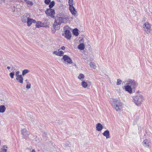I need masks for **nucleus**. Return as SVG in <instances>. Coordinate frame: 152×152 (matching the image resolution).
I'll return each mask as SVG.
<instances>
[{
	"instance_id": "nucleus-1",
	"label": "nucleus",
	"mask_w": 152,
	"mask_h": 152,
	"mask_svg": "<svg viewBox=\"0 0 152 152\" xmlns=\"http://www.w3.org/2000/svg\"><path fill=\"white\" fill-rule=\"evenodd\" d=\"M59 17L56 18L53 24V27L56 30H58L60 28L61 23H66L69 19L68 16L65 13L61 12L59 13L57 15Z\"/></svg>"
},
{
	"instance_id": "nucleus-2",
	"label": "nucleus",
	"mask_w": 152,
	"mask_h": 152,
	"mask_svg": "<svg viewBox=\"0 0 152 152\" xmlns=\"http://www.w3.org/2000/svg\"><path fill=\"white\" fill-rule=\"evenodd\" d=\"M110 100L113 106L117 111H119L122 108L123 104L119 100L112 98L110 99Z\"/></svg>"
},
{
	"instance_id": "nucleus-3",
	"label": "nucleus",
	"mask_w": 152,
	"mask_h": 152,
	"mask_svg": "<svg viewBox=\"0 0 152 152\" xmlns=\"http://www.w3.org/2000/svg\"><path fill=\"white\" fill-rule=\"evenodd\" d=\"M133 102L137 106H140L144 100L142 96L138 95L135 96L133 97Z\"/></svg>"
},
{
	"instance_id": "nucleus-4",
	"label": "nucleus",
	"mask_w": 152,
	"mask_h": 152,
	"mask_svg": "<svg viewBox=\"0 0 152 152\" xmlns=\"http://www.w3.org/2000/svg\"><path fill=\"white\" fill-rule=\"evenodd\" d=\"M122 84H128L130 85L133 88V90H134L135 88L138 86V83L134 80L128 79L127 80L124 81Z\"/></svg>"
},
{
	"instance_id": "nucleus-5",
	"label": "nucleus",
	"mask_w": 152,
	"mask_h": 152,
	"mask_svg": "<svg viewBox=\"0 0 152 152\" xmlns=\"http://www.w3.org/2000/svg\"><path fill=\"white\" fill-rule=\"evenodd\" d=\"M69 27L68 26H66L64 27V33H63L62 35L68 39H70L71 37V33L69 30Z\"/></svg>"
},
{
	"instance_id": "nucleus-6",
	"label": "nucleus",
	"mask_w": 152,
	"mask_h": 152,
	"mask_svg": "<svg viewBox=\"0 0 152 152\" xmlns=\"http://www.w3.org/2000/svg\"><path fill=\"white\" fill-rule=\"evenodd\" d=\"M151 25L148 22H145L143 25V28L145 31L148 34L151 33Z\"/></svg>"
},
{
	"instance_id": "nucleus-7",
	"label": "nucleus",
	"mask_w": 152,
	"mask_h": 152,
	"mask_svg": "<svg viewBox=\"0 0 152 152\" xmlns=\"http://www.w3.org/2000/svg\"><path fill=\"white\" fill-rule=\"evenodd\" d=\"M45 13L47 15L50 16L52 18L55 17L54 15L55 14V12L53 9L50 8L47 9L45 11Z\"/></svg>"
},
{
	"instance_id": "nucleus-8",
	"label": "nucleus",
	"mask_w": 152,
	"mask_h": 152,
	"mask_svg": "<svg viewBox=\"0 0 152 152\" xmlns=\"http://www.w3.org/2000/svg\"><path fill=\"white\" fill-rule=\"evenodd\" d=\"M21 134L23 135V138L25 139L26 137H28L30 134V132L28 131L25 129H21Z\"/></svg>"
},
{
	"instance_id": "nucleus-9",
	"label": "nucleus",
	"mask_w": 152,
	"mask_h": 152,
	"mask_svg": "<svg viewBox=\"0 0 152 152\" xmlns=\"http://www.w3.org/2000/svg\"><path fill=\"white\" fill-rule=\"evenodd\" d=\"M126 86L123 87V89H124L126 91H127L129 94H132V93L133 88H131L130 85H129L128 84H125Z\"/></svg>"
},
{
	"instance_id": "nucleus-10",
	"label": "nucleus",
	"mask_w": 152,
	"mask_h": 152,
	"mask_svg": "<svg viewBox=\"0 0 152 152\" xmlns=\"http://www.w3.org/2000/svg\"><path fill=\"white\" fill-rule=\"evenodd\" d=\"M62 59H64L65 61L66 62L69 64H71L72 63V60L68 56L66 55H64L61 60Z\"/></svg>"
},
{
	"instance_id": "nucleus-11",
	"label": "nucleus",
	"mask_w": 152,
	"mask_h": 152,
	"mask_svg": "<svg viewBox=\"0 0 152 152\" xmlns=\"http://www.w3.org/2000/svg\"><path fill=\"white\" fill-rule=\"evenodd\" d=\"M29 18V15L27 14H25L22 17V21L23 23H26Z\"/></svg>"
},
{
	"instance_id": "nucleus-12",
	"label": "nucleus",
	"mask_w": 152,
	"mask_h": 152,
	"mask_svg": "<svg viewBox=\"0 0 152 152\" xmlns=\"http://www.w3.org/2000/svg\"><path fill=\"white\" fill-rule=\"evenodd\" d=\"M143 146L145 147L148 148L150 146V143L149 141L147 139L143 141L142 142Z\"/></svg>"
},
{
	"instance_id": "nucleus-13",
	"label": "nucleus",
	"mask_w": 152,
	"mask_h": 152,
	"mask_svg": "<svg viewBox=\"0 0 152 152\" xmlns=\"http://www.w3.org/2000/svg\"><path fill=\"white\" fill-rule=\"evenodd\" d=\"M36 23V21L35 20L30 18H28L27 22V25L28 26H30L32 23Z\"/></svg>"
},
{
	"instance_id": "nucleus-14",
	"label": "nucleus",
	"mask_w": 152,
	"mask_h": 152,
	"mask_svg": "<svg viewBox=\"0 0 152 152\" xmlns=\"http://www.w3.org/2000/svg\"><path fill=\"white\" fill-rule=\"evenodd\" d=\"M69 9L73 15H75L76 14L77 11L73 5L69 6Z\"/></svg>"
},
{
	"instance_id": "nucleus-15",
	"label": "nucleus",
	"mask_w": 152,
	"mask_h": 152,
	"mask_svg": "<svg viewBox=\"0 0 152 152\" xmlns=\"http://www.w3.org/2000/svg\"><path fill=\"white\" fill-rule=\"evenodd\" d=\"M96 129L98 131H101L103 128V126L102 124L100 123H98L96 125Z\"/></svg>"
},
{
	"instance_id": "nucleus-16",
	"label": "nucleus",
	"mask_w": 152,
	"mask_h": 152,
	"mask_svg": "<svg viewBox=\"0 0 152 152\" xmlns=\"http://www.w3.org/2000/svg\"><path fill=\"white\" fill-rule=\"evenodd\" d=\"M103 135L106 137L107 139L109 138H110V132L109 131L107 130L102 133Z\"/></svg>"
},
{
	"instance_id": "nucleus-17",
	"label": "nucleus",
	"mask_w": 152,
	"mask_h": 152,
	"mask_svg": "<svg viewBox=\"0 0 152 152\" xmlns=\"http://www.w3.org/2000/svg\"><path fill=\"white\" fill-rule=\"evenodd\" d=\"M16 80L20 83L23 84V77L22 75L16 77Z\"/></svg>"
},
{
	"instance_id": "nucleus-18",
	"label": "nucleus",
	"mask_w": 152,
	"mask_h": 152,
	"mask_svg": "<svg viewBox=\"0 0 152 152\" xmlns=\"http://www.w3.org/2000/svg\"><path fill=\"white\" fill-rule=\"evenodd\" d=\"M8 147L6 145H3L1 148L0 152H7Z\"/></svg>"
},
{
	"instance_id": "nucleus-19",
	"label": "nucleus",
	"mask_w": 152,
	"mask_h": 152,
	"mask_svg": "<svg viewBox=\"0 0 152 152\" xmlns=\"http://www.w3.org/2000/svg\"><path fill=\"white\" fill-rule=\"evenodd\" d=\"M6 109V108H5V106L4 105H1L0 106V113H4L5 110Z\"/></svg>"
},
{
	"instance_id": "nucleus-20",
	"label": "nucleus",
	"mask_w": 152,
	"mask_h": 152,
	"mask_svg": "<svg viewBox=\"0 0 152 152\" xmlns=\"http://www.w3.org/2000/svg\"><path fill=\"white\" fill-rule=\"evenodd\" d=\"M78 48L80 50H83L85 48V45L84 44L81 43L78 46Z\"/></svg>"
},
{
	"instance_id": "nucleus-21",
	"label": "nucleus",
	"mask_w": 152,
	"mask_h": 152,
	"mask_svg": "<svg viewBox=\"0 0 152 152\" xmlns=\"http://www.w3.org/2000/svg\"><path fill=\"white\" fill-rule=\"evenodd\" d=\"M35 26L38 28H39L42 27V22L40 21H38L36 22Z\"/></svg>"
},
{
	"instance_id": "nucleus-22",
	"label": "nucleus",
	"mask_w": 152,
	"mask_h": 152,
	"mask_svg": "<svg viewBox=\"0 0 152 152\" xmlns=\"http://www.w3.org/2000/svg\"><path fill=\"white\" fill-rule=\"evenodd\" d=\"M78 78L81 81H83L84 78V76L83 74L80 73L78 77Z\"/></svg>"
},
{
	"instance_id": "nucleus-23",
	"label": "nucleus",
	"mask_w": 152,
	"mask_h": 152,
	"mask_svg": "<svg viewBox=\"0 0 152 152\" xmlns=\"http://www.w3.org/2000/svg\"><path fill=\"white\" fill-rule=\"evenodd\" d=\"M73 33L75 35L77 36L79 35L78 29L76 28L74 29L73 30Z\"/></svg>"
},
{
	"instance_id": "nucleus-24",
	"label": "nucleus",
	"mask_w": 152,
	"mask_h": 152,
	"mask_svg": "<svg viewBox=\"0 0 152 152\" xmlns=\"http://www.w3.org/2000/svg\"><path fill=\"white\" fill-rule=\"evenodd\" d=\"M81 85L82 87L84 88H86L88 86L87 83L84 81H83L82 82Z\"/></svg>"
},
{
	"instance_id": "nucleus-25",
	"label": "nucleus",
	"mask_w": 152,
	"mask_h": 152,
	"mask_svg": "<svg viewBox=\"0 0 152 152\" xmlns=\"http://www.w3.org/2000/svg\"><path fill=\"white\" fill-rule=\"evenodd\" d=\"M89 65L90 67L91 68H93L94 69H95L96 67V65L95 63L94 62H91L90 63Z\"/></svg>"
},
{
	"instance_id": "nucleus-26",
	"label": "nucleus",
	"mask_w": 152,
	"mask_h": 152,
	"mask_svg": "<svg viewBox=\"0 0 152 152\" xmlns=\"http://www.w3.org/2000/svg\"><path fill=\"white\" fill-rule=\"evenodd\" d=\"M29 72V71L27 69H24L22 71V75L23 76H24L26 74H27Z\"/></svg>"
},
{
	"instance_id": "nucleus-27",
	"label": "nucleus",
	"mask_w": 152,
	"mask_h": 152,
	"mask_svg": "<svg viewBox=\"0 0 152 152\" xmlns=\"http://www.w3.org/2000/svg\"><path fill=\"white\" fill-rule=\"evenodd\" d=\"M29 5L31 6L33 5V2L31 1H29L27 0H24Z\"/></svg>"
},
{
	"instance_id": "nucleus-28",
	"label": "nucleus",
	"mask_w": 152,
	"mask_h": 152,
	"mask_svg": "<svg viewBox=\"0 0 152 152\" xmlns=\"http://www.w3.org/2000/svg\"><path fill=\"white\" fill-rule=\"evenodd\" d=\"M50 4L49 7L50 8H51L54 6L55 3L54 1H52L50 2Z\"/></svg>"
},
{
	"instance_id": "nucleus-29",
	"label": "nucleus",
	"mask_w": 152,
	"mask_h": 152,
	"mask_svg": "<svg viewBox=\"0 0 152 152\" xmlns=\"http://www.w3.org/2000/svg\"><path fill=\"white\" fill-rule=\"evenodd\" d=\"M15 75V72H12L10 73L9 75L10 77L11 78H14V76Z\"/></svg>"
},
{
	"instance_id": "nucleus-30",
	"label": "nucleus",
	"mask_w": 152,
	"mask_h": 152,
	"mask_svg": "<svg viewBox=\"0 0 152 152\" xmlns=\"http://www.w3.org/2000/svg\"><path fill=\"white\" fill-rule=\"evenodd\" d=\"M122 82V80L120 79H118L117 80V85H119L121 84Z\"/></svg>"
},
{
	"instance_id": "nucleus-31",
	"label": "nucleus",
	"mask_w": 152,
	"mask_h": 152,
	"mask_svg": "<svg viewBox=\"0 0 152 152\" xmlns=\"http://www.w3.org/2000/svg\"><path fill=\"white\" fill-rule=\"evenodd\" d=\"M73 0H69L68 4L69 6H73Z\"/></svg>"
},
{
	"instance_id": "nucleus-32",
	"label": "nucleus",
	"mask_w": 152,
	"mask_h": 152,
	"mask_svg": "<svg viewBox=\"0 0 152 152\" xmlns=\"http://www.w3.org/2000/svg\"><path fill=\"white\" fill-rule=\"evenodd\" d=\"M29 83L28 82H27V84L26 86V88L28 89L30 88L31 87V84L30 83L29 84Z\"/></svg>"
},
{
	"instance_id": "nucleus-33",
	"label": "nucleus",
	"mask_w": 152,
	"mask_h": 152,
	"mask_svg": "<svg viewBox=\"0 0 152 152\" xmlns=\"http://www.w3.org/2000/svg\"><path fill=\"white\" fill-rule=\"evenodd\" d=\"M64 54V52L62 51H60L58 52V56H63Z\"/></svg>"
},
{
	"instance_id": "nucleus-34",
	"label": "nucleus",
	"mask_w": 152,
	"mask_h": 152,
	"mask_svg": "<svg viewBox=\"0 0 152 152\" xmlns=\"http://www.w3.org/2000/svg\"><path fill=\"white\" fill-rule=\"evenodd\" d=\"M20 71H17V72H16L15 73V75L16 77H19V76H21V75H19V74L20 73Z\"/></svg>"
},
{
	"instance_id": "nucleus-35",
	"label": "nucleus",
	"mask_w": 152,
	"mask_h": 152,
	"mask_svg": "<svg viewBox=\"0 0 152 152\" xmlns=\"http://www.w3.org/2000/svg\"><path fill=\"white\" fill-rule=\"evenodd\" d=\"M50 0H45V3L47 4H49L50 2Z\"/></svg>"
},
{
	"instance_id": "nucleus-36",
	"label": "nucleus",
	"mask_w": 152,
	"mask_h": 152,
	"mask_svg": "<svg viewBox=\"0 0 152 152\" xmlns=\"http://www.w3.org/2000/svg\"><path fill=\"white\" fill-rule=\"evenodd\" d=\"M42 27H47L48 25L46 24L45 23H42Z\"/></svg>"
},
{
	"instance_id": "nucleus-37",
	"label": "nucleus",
	"mask_w": 152,
	"mask_h": 152,
	"mask_svg": "<svg viewBox=\"0 0 152 152\" xmlns=\"http://www.w3.org/2000/svg\"><path fill=\"white\" fill-rule=\"evenodd\" d=\"M53 54L58 56V52L57 51H55L53 52Z\"/></svg>"
},
{
	"instance_id": "nucleus-38",
	"label": "nucleus",
	"mask_w": 152,
	"mask_h": 152,
	"mask_svg": "<svg viewBox=\"0 0 152 152\" xmlns=\"http://www.w3.org/2000/svg\"><path fill=\"white\" fill-rule=\"evenodd\" d=\"M65 47L64 46H62L61 48V49L62 50H64L65 49Z\"/></svg>"
},
{
	"instance_id": "nucleus-39",
	"label": "nucleus",
	"mask_w": 152,
	"mask_h": 152,
	"mask_svg": "<svg viewBox=\"0 0 152 152\" xmlns=\"http://www.w3.org/2000/svg\"><path fill=\"white\" fill-rule=\"evenodd\" d=\"M31 152H36L35 149H33Z\"/></svg>"
},
{
	"instance_id": "nucleus-40",
	"label": "nucleus",
	"mask_w": 152,
	"mask_h": 152,
	"mask_svg": "<svg viewBox=\"0 0 152 152\" xmlns=\"http://www.w3.org/2000/svg\"><path fill=\"white\" fill-rule=\"evenodd\" d=\"M7 69H10V67H9V66H7Z\"/></svg>"
},
{
	"instance_id": "nucleus-41",
	"label": "nucleus",
	"mask_w": 152,
	"mask_h": 152,
	"mask_svg": "<svg viewBox=\"0 0 152 152\" xmlns=\"http://www.w3.org/2000/svg\"><path fill=\"white\" fill-rule=\"evenodd\" d=\"M5 0H0V1L2 2H4Z\"/></svg>"
},
{
	"instance_id": "nucleus-42",
	"label": "nucleus",
	"mask_w": 152,
	"mask_h": 152,
	"mask_svg": "<svg viewBox=\"0 0 152 152\" xmlns=\"http://www.w3.org/2000/svg\"><path fill=\"white\" fill-rule=\"evenodd\" d=\"M65 145H66V146H68V144H67V143Z\"/></svg>"
},
{
	"instance_id": "nucleus-43",
	"label": "nucleus",
	"mask_w": 152,
	"mask_h": 152,
	"mask_svg": "<svg viewBox=\"0 0 152 152\" xmlns=\"http://www.w3.org/2000/svg\"><path fill=\"white\" fill-rule=\"evenodd\" d=\"M27 81V80H26V81Z\"/></svg>"
}]
</instances>
